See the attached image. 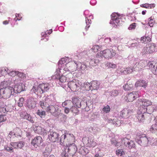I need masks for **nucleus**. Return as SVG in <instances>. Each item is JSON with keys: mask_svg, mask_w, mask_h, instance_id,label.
<instances>
[{"mask_svg": "<svg viewBox=\"0 0 157 157\" xmlns=\"http://www.w3.org/2000/svg\"><path fill=\"white\" fill-rule=\"evenodd\" d=\"M136 142L141 146L146 147L151 144L152 139L148 137L144 134H137L135 139Z\"/></svg>", "mask_w": 157, "mask_h": 157, "instance_id": "nucleus-1", "label": "nucleus"}, {"mask_svg": "<svg viewBox=\"0 0 157 157\" xmlns=\"http://www.w3.org/2000/svg\"><path fill=\"white\" fill-rule=\"evenodd\" d=\"M46 110L56 117L59 115L61 112V110L59 108L58 106L56 105H53V104L48 105Z\"/></svg>", "mask_w": 157, "mask_h": 157, "instance_id": "nucleus-2", "label": "nucleus"}, {"mask_svg": "<svg viewBox=\"0 0 157 157\" xmlns=\"http://www.w3.org/2000/svg\"><path fill=\"white\" fill-rule=\"evenodd\" d=\"M67 148V152L69 153V154L72 156H73L76 152L77 148V147L74 144H69L68 143L66 146L64 147V150H65V152H63L62 155H63L64 156H67V154L66 151Z\"/></svg>", "mask_w": 157, "mask_h": 157, "instance_id": "nucleus-3", "label": "nucleus"}, {"mask_svg": "<svg viewBox=\"0 0 157 157\" xmlns=\"http://www.w3.org/2000/svg\"><path fill=\"white\" fill-rule=\"evenodd\" d=\"M67 85L72 91H75L82 88V83L79 81L74 80L68 82Z\"/></svg>", "mask_w": 157, "mask_h": 157, "instance_id": "nucleus-4", "label": "nucleus"}, {"mask_svg": "<svg viewBox=\"0 0 157 157\" xmlns=\"http://www.w3.org/2000/svg\"><path fill=\"white\" fill-rule=\"evenodd\" d=\"M13 88L9 87L5 89H0V94L5 99L10 97L11 95H13Z\"/></svg>", "mask_w": 157, "mask_h": 157, "instance_id": "nucleus-5", "label": "nucleus"}, {"mask_svg": "<svg viewBox=\"0 0 157 157\" xmlns=\"http://www.w3.org/2000/svg\"><path fill=\"white\" fill-rule=\"evenodd\" d=\"M48 139L51 142H55L59 141V134L52 129H50L48 132Z\"/></svg>", "mask_w": 157, "mask_h": 157, "instance_id": "nucleus-6", "label": "nucleus"}, {"mask_svg": "<svg viewBox=\"0 0 157 157\" xmlns=\"http://www.w3.org/2000/svg\"><path fill=\"white\" fill-rule=\"evenodd\" d=\"M121 141L122 144H124L129 149L134 148L135 147V144L134 142L126 137L121 138Z\"/></svg>", "mask_w": 157, "mask_h": 157, "instance_id": "nucleus-7", "label": "nucleus"}, {"mask_svg": "<svg viewBox=\"0 0 157 157\" xmlns=\"http://www.w3.org/2000/svg\"><path fill=\"white\" fill-rule=\"evenodd\" d=\"M155 49V45L154 44H149L144 47L142 51L144 54L151 53L153 52Z\"/></svg>", "mask_w": 157, "mask_h": 157, "instance_id": "nucleus-8", "label": "nucleus"}, {"mask_svg": "<svg viewBox=\"0 0 157 157\" xmlns=\"http://www.w3.org/2000/svg\"><path fill=\"white\" fill-rule=\"evenodd\" d=\"M111 20L110 21V23L113 24L114 25L117 26L121 25V20L119 18V16L117 13H113L111 15Z\"/></svg>", "mask_w": 157, "mask_h": 157, "instance_id": "nucleus-9", "label": "nucleus"}, {"mask_svg": "<svg viewBox=\"0 0 157 157\" xmlns=\"http://www.w3.org/2000/svg\"><path fill=\"white\" fill-rule=\"evenodd\" d=\"M26 90L25 86L24 84L19 83L15 85L13 90V96H16L18 93H20L21 91Z\"/></svg>", "mask_w": 157, "mask_h": 157, "instance_id": "nucleus-10", "label": "nucleus"}, {"mask_svg": "<svg viewBox=\"0 0 157 157\" xmlns=\"http://www.w3.org/2000/svg\"><path fill=\"white\" fill-rule=\"evenodd\" d=\"M132 66H133L134 71H140V69L145 67V63L146 62L143 61L139 62L138 59H136L133 61Z\"/></svg>", "mask_w": 157, "mask_h": 157, "instance_id": "nucleus-11", "label": "nucleus"}, {"mask_svg": "<svg viewBox=\"0 0 157 157\" xmlns=\"http://www.w3.org/2000/svg\"><path fill=\"white\" fill-rule=\"evenodd\" d=\"M100 53V56L106 58H112L114 56L115 53L113 52V49H106L101 51Z\"/></svg>", "mask_w": 157, "mask_h": 157, "instance_id": "nucleus-12", "label": "nucleus"}, {"mask_svg": "<svg viewBox=\"0 0 157 157\" xmlns=\"http://www.w3.org/2000/svg\"><path fill=\"white\" fill-rule=\"evenodd\" d=\"M140 96V93L139 91H133L127 95V99L128 101L132 102Z\"/></svg>", "mask_w": 157, "mask_h": 157, "instance_id": "nucleus-13", "label": "nucleus"}, {"mask_svg": "<svg viewBox=\"0 0 157 157\" xmlns=\"http://www.w3.org/2000/svg\"><path fill=\"white\" fill-rule=\"evenodd\" d=\"M36 99L33 97H30L28 100L26 106L29 109H34L36 106Z\"/></svg>", "mask_w": 157, "mask_h": 157, "instance_id": "nucleus-14", "label": "nucleus"}, {"mask_svg": "<svg viewBox=\"0 0 157 157\" xmlns=\"http://www.w3.org/2000/svg\"><path fill=\"white\" fill-rule=\"evenodd\" d=\"M43 142V140L41 137L40 136H36L33 139L31 142V144L34 147L36 148L41 145Z\"/></svg>", "mask_w": 157, "mask_h": 157, "instance_id": "nucleus-15", "label": "nucleus"}, {"mask_svg": "<svg viewBox=\"0 0 157 157\" xmlns=\"http://www.w3.org/2000/svg\"><path fill=\"white\" fill-rule=\"evenodd\" d=\"M72 105L76 106L77 108H80L82 106V103L84 102L86 103V105L85 106H87L86 101H81V99L78 98H73L72 99Z\"/></svg>", "mask_w": 157, "mask_h": 157, "instance_id": "nucleus-16", "label": "nucleus"}, {"mask_svg": "<svg viewBox=\"0 0 157 157\" xmlns=\"http://www.w3.org/2000/svg\"><path fill=\"white\" fill-rule=\"evenodd\" d=\"M20 116L24 119H26L32 123H34V118L25 112H22L20 113Z\"/></svg>", "mask_w": 157, "mask_h": 157, "instance_id": "nucleus-17", "label": "nucleus"}, {"mask_svg": "<svg viewBox=\"0 0 157 157\" xmlns=\"http://www.w3.org/2000/svg\"><path fill=\"white\" fill-rule=\"evenodd\" d=\"M134 71V67L133 68H126L122 69L120 70H117V72L118 73L121 75H126L131 73Z\"/></svg>", "mask_w": 157, "mask_h": 157, "instance_id": "nucleus-18", "label": "nucleus"}, {"mask_svg": "<svg viewBox=\"0 0 157 157\" xmlns=\"http://www.w3.org/2000/svg\"><path fill=\"white\" fill-rule=\"evenodd\" d=\"M68 59V57H65V58H62L61 60L59 61L58 64V68L56 70L57 73L60 72V70H62V68L64 66V64L65 63V59H66V60H67Z\"/></svg>", "mask_w": 157, "mask_h": 157, "instance_id": "nucleus-19", "label": "nucleus"}, {"mask_svg": "<svg viewBox=\"0 0 157 157\" xmlns=\"http://www.w3.org/2000/svg\"><path fill=\"white\" fill-rule=\"evenodd\" d=\"M132 111L127 109H124L121 113L120 115L124 118H127L131 114Z\"/></svg>", "mask_w": 157, "mask_h": 157, "instance_id": "nucleus-20", "label": "nucleus"}, {"mask_svg": "<svg viewBox=\"0 0 157 157\" xmlns=\"http://www.w3.org/2000/svg\"><path fill=\"white\" fill-rule=\"evenodd\" d=\"M42 94L47 92L49 89L50 86L49 83H42L39 84Z\"/></svg>", "mask_w": 157, "mask_h": 157, "instance_id": "nucleus-21", "label": "nucleus"}, {"mask_svg": "<svg viewBox=\"0 0 157 157\" xmlns=\"http://www.w3.org/2000/svg\"><path fill=\"white\" fill-rule=\"evenodd\" d=\"M147 82L143 80H140L136 81L135 84L136 87L140 86L146 88L147 86Z\"/></svg>", "mask_w": 157, "mask_h": 157, "instance_id": "nucleus-22", "label": "nucleus"}, {"mask_svg": "<svg viewBox=\"0 0 157 157\" xmlns=\"http://www.w3.org/2000/svg\"><path fill=\"white\" fill-rule=\"evenodd\" d=\"M31 92L32 93H35L37 95L42 94L39 85L38 86H33L31 90Z\"/></svg>", "mask_w": 157, "mask_h": 157, "instance_id": "nucleus-23", "label": "nucleus"}, {"mask_svg": "<svg viewBox=\"0 0 157 157\" xmlns=\"http://www.w3.org/2000/svg\"><path fill=\"white\" fill-rule=\"evenodd\" d=\"M34 130L35 133L39 134H44L46 133V130L40 126H36L34 128Z\"/></svg>", "mask_w": 157, "mask_h": 157, "instance_id": "nucleus-24", "label": "nucleus"}, {"mask_svg": "<svg viewBox=\"0 0 157 157\" xmlns=\"http://www.w3.org/2000/svg\"><path fill=\"white\" fill-rule=\"evenodd\" d=\"M138 101H140V103H142V105L144 106V109H145L146 107H147V106L151 105L152 104L151 102L148 100L144 99H139Z\"/></svg>", "mask_w": 157, "mask_h": 157, "instance_id": "nucleus-25", "label": "nucleus"}, {"mask_svg": "<svg viewBox=\"0 0 157 157\" xmlns=\"http://www.w3.org/2000/svg\"><path fill=\"white\" fill-rule=\"evenodd\" d=\"M146 113H141L140 110L137 112V114L136 115V117L140 122H144V116Z\"/></svg>", "mask_w": 157, "mask_h": 157, "instance_id": "nucleus-26", "label": "nucleus"}, {"mask_svg": "<svg viewBox=\"0 0 157 157\" xmlns=\"http://www.w3.org/2000/svg\"><path fill=\"white\" fill-rule=\"evenodd\" d=\"M92 91L93 90H97L99 88L100 83L99 82L97 81H94L91 82Z\"/></svg>", "mask_w": 157, "mask_h": 157, "instance_id": "nucleus-27", "label": "nucleus"}, {"mask_svg": "<svg viewBox=\"0 0 157 157\" xmlns=\"http://www.w3.org/2000/svg\"><path fill=\"white\" fill-rule=\"evenodd\" d=\"M11 81L10 80L8 81H4L2 82L0 84V89H5L6 88H8L11 84Z\"/></svg>", "mask_w": 157, "mask_h": 157, "instance_id": "nucleus-28", "label": "nucleus"}, {"mask_svg": "<svg viewBox=\"0 0 157 157\" xmlns=\"http://www.w3.org/2000/svg\"><path fill=\"white\" fill-rule=\"evenodd\" d=\"M74 62L76 64L77 68L80 67V68H79V70L81 71L85 70L87 66L84 64L82 63L76 61H74Z\"/></svg>", "mask_w": 157, "mask_h": 157, "instance_id": "nucleus-29", "label": "nucleus"}, {"mask_svg": "<svg viewBox=\"0 0 157 157\" xmlns=\"http://www.w3.org/2000/svg\"><path fill=\"white\" fill-rule=\"evenodd\" d=\"M74 140V138L73 134L67 133L66 143H68L71 144L70 143L72 142Z\"/></svg>", "mask_w": 157, "mask_h": 157, "instance_id": "nucleus-30", "label": "nucleus"}, {"mask_svg": "<svg viewBox=\"0 0 157 157\" xmlns=\"http://www.w3.org/2000/svg\"><path fill=\"white\" fill-rule=\"evenodd\" d=\"M66 133H65L64 135H62L60 137V144L62 145L64 144L67 145L68 144L67 143H66Z\"/></svg>", "mask_w": 157, "mask_h": 157, "instance_id": "nucleus-31", "label": "nucleus"}, {"mask_svg": "<svg viewBox=\"0 0 157 157\" xmlns=\"http://www.w3.org/2000/svg\"><path fill=\"white\" fill-rule=\"evenodd\" d=\"M51 95L48 96H45L44 97V100L47 104L48 105H49L53 104V102L51 98Z\"/></svg>", "mask_w": 157, "mask_h": 157, "instance_id": "nucleus-32", "label": "nucleus"}, {"mask_svg": "<svg viewBox=\"0 0 157 157\" xmlns=\"http://www.w3.org/2000/svg\"><path fill=\"white\" fill-rule=\"evenodd\" d=\"M14 135L15 136V137H16L18 138L19 137H21L22 132L20 128H17L14 129Z\"/></svg>", "mask_w": 157, "mask_h": 157, "instance_id": "nucleus-33", "label": "nucleus"}, {"mask_svg": "<svg viewBox=\"0 0 157 157\" xmlns=\"http://www.w3.org/2000/svg\"><path fill=\"white\" fill-rule=\"evenodd\" d=\"M72 105V102L71 100H67L62 103V106L64 108L66 107H71Z\"/></svg>", "mask_w": 157, "mask_h": 157, "instance_id": "nucleus-34", "label": "nucleus"}, {"mask_svg": "<svg viewBox=\"0 0 157 157\" xmlns=\"http://www.w3.org/2000/svg\"><path fill=\"white\" fill-rule=\"evenodd\" d=\"M91 82L89 83L88 82H85L84 83V86H82V87L83 88H84L85 90L87 91H89L90 90H92V87L91 86Z\"/></svg>", "mask_w": 157, "mask_h": 157, "instance_id": "nucleus-35", "label": "nucleus"}, {"mask_svg": "<svg viewBox=\"0 0 157 157\" xmlns=\"http://www.w3.org/2000/svg\"><path fill=\"white\" fill-rule=\"evenodd\" d=\"M39 105L43 109L45 110H46L48 106L44 100L42 101H40L39 103Z\"/></svg>", "mask_w": 157, "mask_h": 157, "instance_id": "nucleus-36", "label": "nucleus"}, {"mask_svg": "<svg viewBox=\"0 0 157 157\" xmlns=\"http://www.w3.org/2000/svg\"><path fill=\"white\" fill-rule=\"evenodd\" d=\"M36 113L42 118L45 117L46 115L45 111L42 110H38L36 112Z\"/></svg>", "mask_w": 157, "mask_h": 157, "instance_id": "nucleus-37", "label": "nucleus"}, {"mask_svg": "<svg viewBox=\"0 0 157 157\" xmlns=\"http://www.w3.org/2000/svg\"><path fill=\"white\" fill-rule=\"evenodd\" d=\"M79 108H77L76 106L72 105V106L70 107V110L72 112L76 114H78L79 112L78 109Z\"/></svg>", "mask_w": 157, "mask_h": 157, "instance_id": "nucleus-38", "label": "nucleus"}, {"mask_svg": "<svg viewBox=\"0 0 157 157\" xmlns=\"http://www.w3.org/2000/svg\"><path fill=\"white\" fill-rule=\"evenodd\" d=\"M108 122L109 123H112L113 124H115V125L117 126V125H119L120 122L119 121H117L116 119H108Z\"/></svg>", "mask_w": 157, "mask_h": 157, "instance_id": "nucleus-39", "label": "nucleus"}, {"mask_svg": "<svg viewBox=\"0 0 157 157\" xmlns=\"http://www.w3.org/2000/svg\"><path fill=\"white\" fill-rule=\"evenodd\" d=\"M57 77L56 76V78L59 80L61 82H65L66 81L67 78L64 75H62L61 76H58L57 75Z\"/></svg>", "mask_w": 157, "mask_h": 157, "instance_id": "nucleus-40", "label": "nucleus"}, {"mask_svg": "<svg viewBox=\"0 0 157 157\" xmlns=\"http://www.w3.org/2000/svg\"><path fill=\"white\" fill-rule=\"evenodd\" d=\"M9 71V69L6 67H3L0 68V72H1V75H2L8 74Z\"/></svg>", "mask_w": 157, "mask_h": 157, "instance_id": "nucleus-41", "label": "nucleus"}, {"mask_svg": "<svg viewBox=\"0 0 157 157\" xmlns=\"http://www.w3.org/2000/svg\"><path fill=\"white\" fill-rule=\"evenodd\" d=\"M150 131L153 133H155L157 131V124L155 123L153 124L150 129Z\"/></svg>", "mask_w": 157, "mask_h": 157, "instance_id": "nucleus-42", "label": "nucleus"}, {"mask_svg": "<svg viewBox=\"0 0 157 157\" xmlns=\"http://www.w3.org/2000/svg\"><path fill=\"white\" fill-rule=\"evenodd\" d=\"M101 46H100L98 45H94L93 46L92 49L93 50L94 52H97L99 50H101Z\"/></svg>", "mask_w": 157, "mask_h": 157, "instance_id": "nucleus-43", "label": "nucleus"}, {"mask_svg": "<svg viewBox=\"0 0 157 157\" xmlns=\"http://www.w3.org/2000/svg\"><path fill=\"white\" fill-rule=\"evenodd\" d=\"M133 87L132 84H129L128 85V84H126L123 86L124 89L126 90H131Z\"/></svg>", "mask_w": 157, "mask_h": 157, "instance_id": "nucleus-44", "label": "nucleus"}, {"mask_svg": "<svg viewBox=\"0 0 157 157\" xmlns=\"http://www.w3.org/2000/svg\"><path fill=\"white\" fill-rule=\"evenodd\" d=\"M24 100V99L23 97L19 98L17 103V105L19 107H21L23 106Z\"/></svg>", "mask_w": 157, "mask_h": 157, "instance_id": "nucleus-45", "label": "nucleus"}, {"mask_svg": "<svg viewBox=\"0 0 157 157\" xmlns=\"http://www.w3.org/2000/svg\"><path fill=\"white\" fill-rule=\"evenodd\" d=\"M4 149L8 152H13V148L12 147H10L7 145L4 146Z\"/></svg>", "mask_w": 157, "mask_h": 157, "instance_id": "nucleus-46", "label": "nucleus"}, {"mask_svg": "<svg viewBox=\"0 0 157 157\" xmlns=\"http://www.w3.org/2000/svg\"><path fill=\"white\" fill-rule=\"evenodd\" d=\"M116 154L118 156H121L124 154V152L123 149H119L116 151Z\"/></svg>", "mask_w": 157, "mask_h": 157, "instance_id": "nucleus-47", "label": "nucleus"}, {"mask_svg": "<svg viewBox=\"0 0 157 157\" xmlns=\"http://www.w3.org/2000/svg\"><path fill=\"white\" fill-rule=\"evenodd\" d=\"M92 130L93 132L95 135H97L100 131L99 128L95 127H93L92 128Z\"/></svg>", "mask_w": 157, "mask_h": 157, "instance_id": "nucleus-48", "label": "nucleus"}, {"mask_svg": "<svg viewBox=\"0 0 157 157\" xmlns=\"http://www.w3.org/2000/svg\"><path fill=\"white\" fill-rule=\"evenodd\" d=\"M17 71H10L9 70V71H8V74L12 77H14L17 75Z\"/></svg>", "mask_w": 157, "mask_h": 157, "instance_id": "nucleus-49", "label": "nucleus"}, {"mask_svg": "<svg viewBox=\"0 0 157 157\" xmlns=\"http://www.w3.org/2000/svg\"><path fill=\"white\" fill-rule=\"evenodd\" d=\"M119 93L118 90H114L110 92V95L112 96H115L118 95Z\"/></svg>", "mask_w": 157, "mask_h": 157, "instance_id": "nucleus-50", "label": "nucleus"}, {"mask_svg": "<svg viewBox=\"0 0 157 157\" xmlns=\"http://www.w3.org/2000/svg\"><path fill=\"white\" fill-rule=\"evenodd\" d=\"M148 66L149 67V69H151L152 71L154 68H155V65H153V62L152 61H149L148 63Z\"/></svg>", "mask_w": 157, "mask_h": 157, "instance_id": "nucleus-51", "label": "nucleus"}, {"mask_svg": "<svg viewBox=\"0 0 157 157\" xmlns=\"http://www.w3.org/2000/svg\"><path fill=\"white\" fill-rule=\"evenodd\" d=\"M48 148H46V149L43 153V157H49L50 155L49 151H48Z\"/></svg>", "mask_w": 157, "mask_h": 157, "instance_id": "nucleus-52", "label": "nucleus"}, {"mask_svg": "<svg viewBox=\"0 0 157 157\" xmlns=\"http://www.w3.org/2000/svg\"><path fill=\"white\" fill-rule=\"evenodd\" d=\"M111 143L117 147L121 145L120 142H117L115 140H112Z\"/></svg>", "mask_w": 157, "mask_h": 157, "instance_id": "nucleus-53", "label": "nucleus"}, {"mask_svg": "<svg viewBox=\"0 0 157 157\" xmlns=\"http://www.w3.org/2000/svg\"><path fill=\"white\" fill-rule=\"evenodd\" d=\"M91 21V20H89L88 19H86V26L85 29L86 30L90 27V25L89 24H90Z\"/></svg>", "mask_w": 157, "mask_h": 157, "instance_id": "nucleus-54", "label": "nucleus"}, {"mask_svg": "<svg viewBox=\"0 0 157 157\" xmlns=\"http://www.w3.org/2000/svg\"><path fill=\"white\" fill-rule=\"evenodd\" d=\"M17 148H21L24 145L25 143L22 141H20L19 142H17Z\"/></svg>", "mask_w": 157, "mask_h": 157, "instance_id": "nucleus-55", "label": "nucleus"}, {"mask_svg": "<svg viewBox=\"0 0 157 157\" xmlns=\"http://www.w3.org/2000/svg\"><path fill=\"white\" fill-rule=\"evenodd\" d=\"M110 108L109 105H107L105 106L102 109L105 112L108 113L110 111Z\"/></svg>", "mask_w": 157, "mask_h": 157, "instance_id": "nucleus-56", "label": "nucleus"}, {"mask_svg": "<svg viewBox=\"0 0 157 157\" xmlns=\"http://www.w3.org/2000/svg\"><path fill=\"white\" fill-rule=\"evenodd\" d=\"M6 119L5 115H0V123L5 121Z\"/></svg>", "mask_w": 157, "mask_h": 157, "instance_id": "nucleus-57", "label": "nucleus"}, {"mask_svg": "<svg viewBox=\"0 0 157 157\" xmlns=\"http://www.w3.org/2000/svg\"><path fill=\"white\" fill-rule=\"evenodd\" d=\"M136 27V24L135 23L131 24L128 27V29L129 30L134 29Z\"/></svg>", "mask_w": 157, "mask_h": 157, "instance_id": "nucleus-58", "label": "nucleus"}, {"mask_svg": "<svg viewBox=\"0 0 157 157\" xmlns=\"http://www.w3.org/2000/svg\"><path fill=\"white\" fill-rule=\"evenodd\" d=\"M107 66L109 67L113 68H114L116 67V64L111 63H108L107 64Z\"/></svg>", "mask_w": 157, "mask_h": 157, "instance_id": "nucleus-59", "label": "nucleus"}, {"mask_svg": "<svg viewBox=\"0 0 157 157\" xmlns=\"http://www.w3.org/2000/svg\"><path fill=\"white\" fill-rule=\"evenodd\" d=\"M64 112L66 114H67L69 112L70 110V107H67L64 108Z\"/></svg>", "mask_w": 157, "mask_h": 157, "instance_id": "nucleus-60", "label": "nucleus"}, {"mask_svg": "<svg viewBox=\"0 0 157 157\" xmlns=\"http://www.w3.org/2000/svg\"><path fill=\"white\" fill-rule=\"evenodd\" d=\"M94 59H91L89 62V64L91 66H94L96 65V64L94 62Z\"/></svg>", "mask_w": 157, "mask_h": 157, "instance_id": "nucleus-61", "label": "nucleus"}, {"mask_svg": "<svg viewBox=\"0 0 157 157\" xmlns=\"http://www.w3.org/2000/svg\"><path fill=\"white\" fill-rule=\"evenodd\" d=\"M10 145L12 147H13L14 148H17V142H11L10 143Z\"/></svg>", "mask_w": 157, "mask_h": 157, "instance_id": "nucleus-62", "label": "nucleus"}, {"mask_svg": "<svg viewBox=\"0 0 157 157\" xmlns=\"http://www.w3.org/2000/svg\"><path fill=\"white\" fill-rule=\"evenodd\" d=\"M150 4L148 3H145V4H142L140 5V6L142 7L145 8H148L149 7Z\"/></svg>", "mask_w": 157, "mask_h": 157, "instance_id": "nucleus-63", "label": "nucleus"}, {"mask_svg": "<svg viewBox=\"0 0 157 157\" xmlns=\"http://www.w3.org/2000/svg\"><path fill=\"white\" fill-rule=\"evenodd\" d=\"M17 76L20 78H22L24 76V74L23 73L21 72H20L18 71H17Z\"/></svg>", "mask_w": 157, "mask_h": 157, "instance_id": "nucleus-64", "label": "nucleus"}]
</instances>
